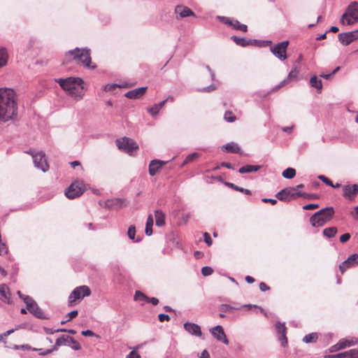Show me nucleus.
I'll list each match as a JSON object with an SVG mask.
<instances>
[{
	"mask_svg": "<svg viewBox=\"0 0 358 358\" xmlns=\"http://www.w3.org/2000/svg\"><path fill=\"white\" fill-rule=\"evenodd\" d=\"M15 92L10 88H0V122H7L16 115Z\"/></svg>",
	"mask_w": 358,
	"mask_h": 358,
	"instance_id": "1",
	"label": "nucleus"
},
{
	"mask_svg": "<svg viewBox=\"0 0 358 358\" xmlns=\"http://www.w3.org/2000/svg\"><path fill=\"white\" fill-rule=\"evenodd\" d=\"M60 87L69 93L76 86H81L83 83V79L80 78L69 77L67 78H58L55 80Z\"/></svg>",
	"mask_w": 358,
	"mask_h": 358,
	"instance_id": "6",
	"label": "nucleus"
},
{
	"mask_svg": "<svg viewBox=\"0 0 358 358\" xmlns=\"http://www.w3.org/2000/svg\"><path fill=\"white\" fill-rule=\"evenodd\" d=\"M343 196L350 200L352 201L354 199L355 196L358 194V185L354 184L353 185H345L343 187Z\"/></svg>",
	"mask_w": 358,
	"mask_h": 358,
	"instance_id": "14",
	"label": "nucleus"
},
{
	"mask_svg": "<svg viewBox=\"0 0 358 358\" xmlns=\"http://www.w3.org/2000/svg\"><path fill=\"white\" fill-rule=\"evenodd\" d=\"M155 224L157 227H162L165 224V214L161 210L155 212Z\"/></svg>",
	"mask_w": 358,
	"mask_h": 358,
	"instance_id": "24",
	"label": "nucleus"
},
{
	"mask_svg": "<svg viewBox=\"0 0 358 358\" xmlns=\"http://www.w3.org/2000/svg\"><path fill=\"white\" fill-rule=\"evenodd\" d=\"M204 241L208 246H210L212 245V239L210 238V234L208 232H205L203 234Z\"/></svg>",
	"mask_w": 358,
	"mask_h": 358,
	"instance_id": "57",
	"label": "nucleus"
},
{
	"mask_svg": "<svg viewBox=\"0 0 358 358\" xmlns=\"http://www.w3.org/2000/svg\"><path fill=\"white\" fill-rule=\"evenodd\" d=\"M14 331H15V329H12L8 330L7 331L4 332L3 334H0V341H3V337L8 336L10 334H11L12 333H13Z\"/></svg>",
	"mask_w": 358,
	"mask_h": 358,
	"instance_id": "61",
	"label": "nucleus"
},
{
	"mask_svg": "<svg viewBox=\"0 0 358 358\" xmlns=\"http://www.w3.org/2000/svg\"><path fill=\"white\" fill-rule=\"evenodd\" d=\"M317 208H319V205L318 204H317V203H309V204L305 205L303 207V210H309L316 209Z\"/></svg>",
	"mask_w": 358,
	"mask_h": 358,
	"instance_id": "56",
	"label": "nucleus"
},
{
	"mask_svg": "<svg viewBox=\"0 0 358 358\" xmlns=\"http://www.w3.org/2000/svg\"><path fill=\"white\" fill-rule=\"evenodd\" d=\"M122 201L120 199H108L105 201L104 207L108 208H115L121 206Z\"/></svg>",
	"mask_w": 358,
	"mask_h": 358,
	"instance_id": "29",
	"label": "nucleus"
},
{
	"mask_svg": "<svg viewBox=\"0 0 358 358\" xmlns=\"http://www.w3.org/2000/svg\"><path fill=\"white\" fill-rule=\"evenodd\" d=\"M163 164L164 162L160 160H152L149 164V174L152 176H155Z\"/></svg>",
	"mask_w": 358,
	"mask_h": 358,
	"instance_id": "21",
	"label": "nucleus"
},
{
	"mask_svg": "<svg viewBox=\"0 0 358 358\" xmlns=\"http://www.w3.org/2000/svg\"><path fill=\"white\" fill-rule=\"evenodd\" d=\"M236 308H234L229 304L223 303L221 304L219 307V310L222 313H231L234 310H236Z\"/></svg>",
	"mask_w": 358,
	"mask_h": 358,
	"instance_id": "43",
	"label": "nucleus"
},
{
	"mask_svg": "<svg viewBox=\"0 0 358 358\" xmlns=\"http://www.w3.org/2000/svg\"><path fill=\"white\" fill-rule=\"evenodd\" d=\"M78 86L75 87L73 90H72L69 94L77 100L81 99L84 96L83 92V87L82 86L80 88H78Z\"/></svg>",
	"mask_w": 358,
	"mask_h": 358,
	"instance_id": "27",
	"label": "nucleus"
},
{
	"mask_svg": "<svg viewBox=\"0 0 358 358\" xmlns=\"http://www.w3.org/2000/svg\"><path fill=\"white\" fill-rule=\"evenodd\" d=\"M128 237L132 240L134 242H139L140 239L135 240V235H136V228L134 226L131 225L129 227L128 231H127Z\"/></svg>",
	"mask_w": 358,
	"mask_h": 358,
	"instance_id": "41",
	"label": "nucleus"
},
{
	"mask_svg": "<svg viewBox=\"0 0 358 358\" xmlns=\"http://www.w3.org/2000/svg\"><path fill=\"white\" fill-rule=\"evenodd\" d=\"M317 178L319 180H320L321 181H322L324 183H325L328 186H334L333 182L329 178H328L327 177H326L324 175H319L317 176Z\"/></svg>",
	"mask_w": 358,
	"mask_h": 358,
	"instance_id": "50",
	"label": "nucleus"
},
{
	"mask_svg": "<svg viewBox=\"0 0 358 358\" xmlns=\"http://www.w3.org/2000/svg\"><path fill=\"white\" fill-rule=\"evenodd\" d=\"M31 155L35 167L41 169L43 172H46L49 169V165L43 152L41 151L34 154L31 153Z\"/></svg>",
	"mask_w": 358,
	"mask_h": 358,
	"instance_id": "9",
	"label": "nucleus"
},
{
	"mask_svg": "<svg viewBox=\"0 0 358 358\" xmlns=\"http://www.w3.org/2000/svg\"><path fill=\"white\" fill-rule=\"evenodd\" d=\"M358 343V340L355 338H351L350 339H341L339 341V345H341V348L343 349L355 345Z\"/></svg>",
	"mask_w": 358,
	"mask_h": 358,
	"instance_id": "28",
	"label": "nucleus"
},
{
	"mask_svg": "<svg viewBox=\"0 0 358 358\" xmlns=\"http://www.w3.org/2000/svg\"><path fill=\"white\" fill-rule=\"evenodd\" d=\"M56 347L61 345H69L75 350H79L81 348L80 345L71 336L62 335L59 337L55 342Z\"/></svg>",
	"mask_w": 358,
	"mask_h": 358,
	"instance_id": "10",
	"label": "nucleus"
},
{
	"mask_svg": "<svg viewBox=\"0 0 358 358\" xmlns=\"http://www.w3.org/2000/svg\"><path fill=\"white\" fill-rule=\"evenodd\" d=\"M148 299V296H146L144 293L141 291H136L134 295L135 301H146Z\"/></svg>",
	"mask_w": 358,
	"mask_h": 358,
	"instance_id": "46",
	"label": "nucleus"
},
{
	"mask_svg": "<svg viewBox=\"0 0 358 358\" xmlns=\"http://www.w3.org/2000/svg\"><path fill=\"white\" fill-rule=\"evenodd\" d=\"M184 329L189 334L195 336H201L202 335V332L201 330V327L199 325L193 323V322H185L184 324Z\"/></svg>",
	"mask_w": 358,
	"mask_h": 358,
	"instance_id": "16",
	"label": "nucleus"
},
{
	"mask_svg": "<svg viewBox=\"0 0 358 358\" xmlns=\"http://www.w3.org/2000/svg\"><path fill=\"white\" fill-rule=\"evenodd\" d=\"M153 217L152 215H150L147 219L145 233L147 236H151L152 234V227L153 225Z\"/></svg>",
	"mask_w": 358,
	"mask_h": 358,
	"instance_id": "33",
	"label": "nucleus"
},
{
	"mask_svg": "<svg viewBox=\"0 0 358 358\" xmlns=\"http://www.w3.org/2000/svg\"><path fill=\"white\" fill-rule=\"evenodd\" d=\"M347 12L355 21H358V2H351L348 7Z\"/></svg>",
	"mask_w": 358,
	"mask_h": 358,
	"instance_id": "20",
	"label": "nucleus"
},
{
	"mask_svg": "<svg viewBox=\"0 0 358 358\" xmlns=\"http://www.w3.org/2000/svg\"><path fill=\"white\" fill-rule=\"evenodd\" d=\"M200 157V154L198 152H193L192 154L188 155L185 161L182 164V166L186 165L187 164L198 159Z\"/></svg>",
	"mask_w": 358,
	"mask_h": 358,
	"instance_id": "38",
	"label": "nucleus"
},
{
	"mask_svg": "<svg viewBox=\"0 0 358 358\" xmlns=\"http://www.w3.org/2000/svg\"><path fill=\"white\" fill-rule=\"evenodd\" d=\"M119 87L117 84H108L104 87L105 91H113Z\"/></svg>",
	"mask_w": 358,
	"mask_h": 358,
	"instance_id": "59",
	"label": "nucleus"
},
{
	"mask_svg": "<svg viewBox=\"0 0 358 358\" xmlns=\"http://www.w3.org/2000/svg\"><path fill=\"white\" fill-rule=\"evenodd\" d=\"M355 31L340 33L338 35V41L344 45H348L352 41L358 39V36Z\"/></svg>",
	"mask_w": 358,
	"mask_h": 358,
	"instance_id": "13",
	"label": "nucleus"
},
{
	"mask_svg": "<svg viewBox=\"0 0 358 358\" xmlns=\"http://www.w3.org/2000/svg\"><path fill=\"white\" fill-rule=\"evenodd\" d=\"M222 150L230 153H240L241 148L237 143L234 142L228 143L223 145Z\"/></svg>",
	"mask_w": 358,
	"mask_h": 358,
	"instance_id": "23",
	"label": "nucleus"
},
{
	"mask_svg": "<svg viewBox=\"0 0 358 358\" xmlns=\"http://www.w3.org/2000/svg\"><path fill=\"white\" fill-rule=\"evenodd\" d=\"M210 332L218 341H222L226 345L229 343V340L227 338L224 329L221 325H217L211 328L210 329Z\"/></svg>",
	"mask_w": 358,
	"mask_h": 358,
	"instance_id": "12",
	"label": "nucleus"
},
{
	"mask_svg": "<svg viewBox=\"0 0 358 358\" xmlns=\"http://www.w3.org/2000/svg\"><path fill=\"white\" fill-rule=\"evenodd\" d=\"M8 60V53L7 49L0 46V68L6 66Z\"/></svg>",
	"mask_w": 358,
	"mask_h": 358,
	"instance_id": "26",
	"label": "nucleus"
},
{
	"mask_svg": "<svg viewBox=\"0 0 358 358\" xmlns=\"http://www.w3.org/2000/svg\"><path fill=\"white\" fill-rule=\"evenodd\" d=\"M260 169V166H254V165H246L241 167L238 170L240 173H251L253 171H257Z\"/></svg>",
	"mask_w": 358,
	"mask_h": 358,
	"instance_id": "30",
	"label": "nucleus"
},
{
	"mask_svg": "<svg viewBox=\"0 0 358 358\" xmlns=\"http://www.w3.org/2000/svg\"><path fill=\"white\" fill-rule=\"evenodd\" d=\"M259 289L262 292H266L270 289V287L266 285L264 282L259 283Z\"/></svg>",
	"mask_w": 358,
	"mask_h": 358,
	"instance_id": "63",
	"label": "nucleus"
},
{
	"mask_svg": "<svg viewBox=\"0 0 358 358\" xmlns=\"http://www.w3.org/2000/svg\"><path fill=\"white\" fill-rule=\"evenodd\" d=\"M275 328L278 334L280 335L278 339L281 342L282 347H285L287 345V338L286 336L287 328L285 323L278 322L275 324Z\"/></svg>",
	"mask_w": 358,
	"mask_h": 358,
	"instance_id": "15",
	"label": "nucleus"
},
{
	"mask_svg": "<svg viewBox=\"0 0 358 358\" xmlns=\"http://www.w3.org/2000/svg\"><path fill=\"white\" fill-rule=\"evenodd\" d=\"M175 13L176 15H178L180 18L189 17V16H194V13L188 7L178 5L175 8Z\"/></svg>",
	"mask_w": 358,
	"mask_h": 358,
	"instance_id": "18",
	"label": "nucleus"
},
{
	"mask_svg": "<svg viewBox=\"0 0 358 358\" xmlns=\"http://www.w3.org/2000/svg\"><path fill=\"white\" fill-rule=\"evenodd\" d=\"M234 26L233 28L236 30H240L243 32H246L248 31V26L244 24H241L239 21L237 20H235V22H233Z\"/></svg>",
	"mask_w": 358,
	"mask_h": 358,
	"instance_id": "42",
	"label": "nucleus"
},
{
	"mask_svg": "<svg viewBox=\"0 0 358 358\" xmlns=\"http://www.w3.org/2000/svg\"><path fill=\"white\" fill-rule=\"evenodd\" d=\"M159 110L160 109L155 104L153 106L148 108V112L150 113L152 116H155L156 115H157L159 112Z\"/></svg>",
	"mask_w": 358,
	"mask_h": 358,
	"instance_id": "53",
	"label": "nucleus"
},
{
	"mask_svg": "<svg viewBox=\"0 0 358 358\" xmlns=\"http://www.w3.org/2000/svg\"><path fill=\"white\" fill-rule=\"evenodd\" d=\"M215 89H216L215 85L212 84L208 87H205L202 88L200 91L204 92H212V91L215 90Z\"/></svg>",
	"mask_w": 358,
	"mask_h": 358,
	"instance_id": "58",
	"label": "nucleus"
},
{
	"mask_svg": "<svg viewBox=\"0 0 358 358\" xmlns=\"http://www.w3.org/2000/svg\"><path fill=\"white\" fill-rule=\"evenodd\" d=\"M158 319H159V322H163L164 321H169L170 317L167 314L160 313L158 315Z\"/></svg>",
	"mask_w": 358,
	"mask_h": 358,
	"instance_id": "55",
	"label": "nucleus"
},
{
	"mask_svg": "<svg viewBox=\"0 0 358 358\" xmlns=\"http://www.w3.org/2000/svg\"><path fill=\"white\" fill-rule=\"evenodd\" d=\"M294 188H285L278 192L275 194V196L280 201H289L292 199H294L296 197H299L298 194H296V192H294Z\"/></svg>",
	"mask_w": 358,
	"mask_h": 358,
	"instance_id": "11",
	"label": "nucleus"
},
{
	"mask_svg": "<svg viewBox=\"0 0 358 358\" xmlns=\"http://www.w3.org/2000/svg\"><path fill=\"white\" fill-rule=\"evenodd\" d=\"M296 194H298L299 197L301 196L307 199H317L320 198V196L317 194H308L306 192H296Z\"/></svg>",
	"mask_w": 358,
	"mask_h": 358,
	"instance_id": "39",
	"label": "nucleus"
},
{
	"mask_svg": "<svg viewBox=\"0 0 358 358\" xmlns=\"http://www.w3.org/2000/svg\"><path fill=\"white\" fill-rule=\"evenodd\" d=\"M288 45L289 41H284L271 46L270 50L278 59L280 61H285L287 58L286 50Z\"/></svg>",
	"mask_w": 358,
	"mask_h": 358,
	"instance_id": "7",
	"label": "nucleus"
},
{
	"mask_svg": "<svg viewBox=\"0 0 358 358\" xmlns=\"http://www.w3.org/2000/svg\"><path fill=\"white\" fill-rule=\"evenodd\" d=\"M71 60H74L76 64H82L83 66L94 69L96 66H91L92 59L90 50L80 49L76 48L66 52L63 60V64H68Z\"/></svg>",
	"mask_w": 358,
	"mask_h": 358,
	"instance_id": "2",
	"label": "nucleus"
},
{
	"mask_svg": "<svg viewBox=\"0 0 358 358\" xmlns=\"http://www.w3.org/2000/svg\"><path fill=\"white\" fill-rule=\"evenodd\" d=\"M346 358H358V348L345 351Z\"/></svg>",
	"mask_w": 358,
	"mask_h": 358,
	"instance_id": "48",
	"label": "nucleus"
},
{
	"mask_svg": "<svg viewBox=\"0 0 358 358\" xmlns=\"http://www.w3.org/2000/svg\"><path fill=\"white\" fill-rule=\"evenodd\" d=\"M23 301L26 304L27 309L28 310H30L34 304L36 303V301L29 296H27L26 297L23 298Z\"/></svg>",
	"mask_w": 358,
	"mask_h": 358,
	"instance_id": "45",
	"label": "nucleus"
},
{
	"mask_svg": "<svg viewBox=\"0 0 358 358\" xmlns=\"http://www.w3.org/2000/svg\"><path fill=\"white\" fill-rule=\"evenodd\" d=\"M324 358H346V355L345 352H343L335 355H325Z\"/></svg>",
	"mask_w": 358,
	"mask_h": 358,
	"instance_id": "54",
	"label": "nucleus"
},
{
	"mask_svg": "<svg viewBox=\"0 0 358 358\" xmlns=\"http://www.w3.org/2000/svg\"><path fill=\"white\" fill-rule=\"evenodd\" d=\"M29 311L37 318L48 319V317L45 315L42 309L38 306L36 303L32 306Z\"/></svg>",
	"mask_w": 358,
	"mask_h": 358,
	"instance_id": "22",
	"label": "nucleus"
},
{
	"mask_svg": "<svg viewBox=\"0 0 358 358\" xmlns=\"http://www.w3.org/2000/svg\"><path fill=\"white\" fill-rule=\"evenodd\" d=\"M224 119L227 122H234L236 120L235 115L230 110H227L224 115Z\"/></svg>",
	"mask_w": 358,
	"mask_h": 358,
	"instance_id": "40",
	"label": "nucleus"
},
{
	"mask_svg": "<svg viewBox=\"0 0 358 358\" xmlns=\"http://www.w3.org/2000/svg\"><path fill=\"white\" fill-rule=\"evenodd\" d=\"M310 85L317 90L318 93L322 92V82L316 76H313L310 79Z\"/></svg>",
	"mask_w": 358,
	"mask_h": 358,
	"instance_id": "25",
	"label": "nucleus"
},
{
	"mask_svg": "<svg viewBox=\"0 0 358 358\" xmlns=\"http://www.w3.org/2000/svg\"><path fill=\"white\" fill-rule=\"evenodd\" d=\"M231 39L238 45L241 47L248 46V39H246L245 38L232 36Z\"/></svg>",
	"mask_w": 358,
	"mask_h": 358,
	"instance_id": "32",
	"label": "nucleus"
},
{
	"mask_svg": "<svg viewBox=\"0 0 358 358\" xmlns=\"http://www.w3.org/2000/svg\"><path fill=\"white\" fill-rule=\"evenodd\" d=\"M213 272V270L210 266H203L201 268V273L203 276H208L211 275Z\"/></svg>",
	"mask_w": 358,
	"mask_h": 358,
	"instance_id": "52",
	"label": "nucleus"
},
{
	"mask_svg": "<svg viewBox=\"0 0 358 358\" xmlns=\"http://www.w3.org/2000/svg\"><path fill=\"white\" fill-rule=\"evenodd\" d=\"M219 19L220 20L221 22H222L223 23L226 24H228L229 26H231L233 27L234 26V22H235L236 20H234V19H231L228 17H219Z\"/></svg>",
	"mask_w": 358,
	"mask_h": 358,
	"instance_id": "51",
	"label": "nucleus"
},
{
	"mask_svg": "<svg viewBox=\"0 0 358 358\" xmlns=\"http://www.w3.org/2000/svg\"><path fill=\"white\" fill-rule=\"evenodd\" d=\"M334 214L333 207H326L314 213L310 218V222L314 227H322L332 219Z\"/></svg>",
	"mask_w": 358,
	"mask_h": 358,
	"instance_id": "3",
	"label": "nucleus"
},
{
	"mask_svg": "<svg viewBox=\"0 0 358 358\" xmlns=\"http://www.w3.org/2000/svg\"><path fill=\"white\" fill-rule=\"evenodd\" d=\"M147 302L151 303L152 305L156 306L159 303V300L155 297H148Z\"/></svg>",
	"mask_w": 358,
	"mask_h": 358,
	"instance_id": "62",
	"label": "nucleus"
},
{
	"mask_svg": "<svg viewBox=\"0 0 358 358\" xmlns=\"http://www.w3.org/2000/svg\"><path fill=\"white\" fill-rule=\"evenodd\" d=\"M352 267L348 260H345L339 265V269L342 273H343L348 268Z\"/></svg>",
	"mask_w": 358,
	"mask_h": 358,
	"instance_id": "49",
	"label": "nucleus"
},
{
	"mask_svg": "<svg viewBox=\"0 0 358 358\" xmlns=\"http://www.w3.org/2000/svg\"><path fill=\"white\" fill-rule=\"evenodd\" d=\"M140 345H136L133 348V350L131 351L126 357V358H141V355L136 352L140 348Z\"/></svg>",
	"mask_w": 358,
	"mask_h": 358,
	"instance_id": "44",
	"label": "nucleus"
},
{
	"mask_svg": "<svg viewBox=\"0 0 358 358\" xmlns=\"http://www.w3.org/2000/svg\"><path fill=\"white\" fill-rule=\"evenodd\" d=\"M81 334L84 336H93L95 335L94 333L91 330L82 331Z\"/></svg>",
	"mask_w": 358,
	"mask_h": 358,
	"instance_id": "64",
	"label": "nucleus"
},
{
	"mask_svg": "<svg viewBox=\"0 0 358 358\" xmlns=\"http://www.w3.org/2000/svg\"><path fill=\"white\" fill-rule=\"evenodd\" d=\"M348 262L352 266H355L358 264V254H353L349 256L347 259Z\"/></svg>",
	"mask_w": 358,
	"mask_h": 358,
	"instance_id": "47",
	"label": "nucleus"
},
{
	"mask_svg": "<svg viewBox=\"0 0 358 358\" xmlns=\"http://www.w3.org/2000/svg\"><path fill=\"white\" fill-rule=\"evenodd\" d=\"M115 143L120 150H124L128 153H131L134 150L138 148L137 143L127 137L118 138L115 141Z\"/></svg>",
	"mask_w": 358,
	"mask_h": 358,
	"instance_id": "8",
	"label": "nucleus"
},
{
	"mask_svg": "<svg viewBox=\"0 0 358 358\" xmlns=\"http://www.w3.org/2000/svg\"><path fill=\"white\" fill-rule=\"evenodd\" d=\"M224 185L226 186H227V187H229L236 190V191L243 192V193H245L247 195H250L251 194V191L250 189H244L243 187H238V186L234 185L232 182H224Z\"/></svg>",
	"mask_w": 358,
	"mask_h": 358,
	"instance_id": "31",
	"label": "nucleus"
},
{
	"mask_svg": "<svg viewBox=\"0 0 358 358\" xmlns=\"http://www.w3.org/2000/svg\"><path fill=\"white\" fill-rule=\"evenodd\" d=\"M85 191V184L83 180H75L73 182L68 188L65 190V195L70 199H76Z\"/></svg>",
	"mask_w": 358,
	"mask_h": 358,
	"instance_id": "4",
	"label": "nucleus"
},
{
	"mask_svg": "<svg viewBox=\"0 0 358 358\" xmlns=\"http://www.w3.org/2000/svg\"><path fill=\"white\" fill-rule=\"evenodd\" d=\"M299 71L297 69L296 67H294L293 69L291 70V71L288 73L286 78H285L280 83L279 85H278L275 90H278L280 87L285 86L288 83H289L292 80H295L297 79V76L299 74Z\"/></svg>",
	"mask_w": 358,
	"mask_h": 358,
	"instance_id": "17",
	"label": "nucleus"
},
{
	"mask_svg": "<svg viewBox=\"0 0 358 358\" xmlns=\"http://www.w3.org/2000/svg\"><path fill=\"white\" fill-rule=\"evenodd\" d=\"M91 294V290L87 285H81L76 287L69 296V305L72 306L76 300H81Z\"/></svg>",
	"mask_w": 358,
	"mask_h": 358,
	"instance_id": "5",
	"label": "nucleus"
},
{
	"mask_svg": "<svg viewBox=\"0 0 358 358\" xmlns=\"http://www.w3.org/2000/svg\"><path fill=\"white\" fill-rule=\"evenodd\" d=\"M147 87L135 88L125 93L124 96L129 99H138L145 93Z\"/></svg>",
	"mask_w": 358,
	"mask_h": 358,
	"instance_id": "19",
	"label": "nucleus"
},
{
	"mask_svg": "<svg viewBox=\"0 0 358 358\" xmlns=\"http://www.w3.org/2000/svg\"><path fill=\"white\" fill-rule=\"evenodd\" d=\"M350 238V234L348 233L343 234L340 237V241L341 243H345Z\"/></svg>",
	"mask_w": 358,
	"mask_h": 358,
	"instance_id": "60",
	"label": "nucleus"
},
{
	"mask_svg": "<svg viewBox=\"0 0 358 358\" xmlns=\"http://www.w3.org/2000/svg\"><path fill=\"white\" fill-rule=\"evenodd\" d=\"M337 233V229L335 227L326 228L323 230V235L327 238L334 237Z\"/></svg>",
	"mask_w": 358,
	"mask_h": 358,
	"instance_id": "36",
	"label": "nucleus"
},
{
	"mask_svg": "<svg viewBox=\"0 0 358 358\" xmlns=\"http://www.w3.org/2000/svg\"><path fill=\"white\" fill-rule=\"evenodd\" d=\"M8 292V287L5 284L0 285V295L2 297L1 300L7 301V303H9V297L7 295Z\"/></svg>",
	"mask_w": 358,
	"mask_h": 358,
	"instance_id": "34",
	"label": "nucleus"
},
{
	"mask_svg": "<svg viewBox=\"0 0 358 358\" xmlns=\"http://www.w3.org/2000/svg\"><path fill=\"white\" fill-rule=\"evenodd\" d=\"M282 176L287 179H292L296 176V170L293 168H287L282 171Z\"/></svg>",
	"mask_w": 358,
	"mask_h": 358,
	"instance_id": "37",
	"label": "nucleus"
},
{
	"mask_svg": "<svg viewBox=\"0 0 358 358\" xmlns=\"http://www.w3.org/2000/svg\"><path fill=\"white\" fill-rule=\"evenodd\" d=\"M318 338V334L317 333H310L306 335L303 341L306 343H315Z\"/></svg>",
	"mask_w": 358,
	"mask_h": 358,
	"instance_id": "35",
	"label": "nucleus"
}]
</instances>
